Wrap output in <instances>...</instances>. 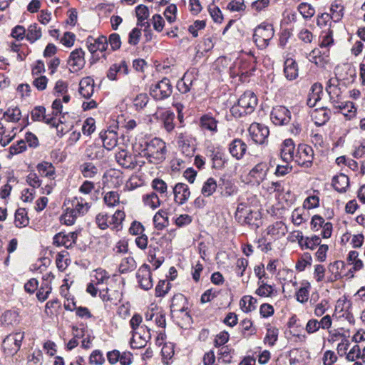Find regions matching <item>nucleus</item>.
I'll return each mask as SVG.
<instances>
[{"label":"nucleus","instance_id":"1","mask_svg":"<svg viewBox=\"0 0 365 365\" xmlns=\"http://www.w3.org/2000/svg\"><path fill=\"white\" fill-rule=\"evenodd\" d=\"M167 146L165 141L159 138H154L145 143L142 150V155L149 163L159 164L166 158Z\"/></svg>","mask_w":365,"mask_h":365},{"label":"nucleus","instance_id":"2","mask_svg":"<svg viewBox=\"0 0 365 365\" xmlns=\"http://www.w3.org/2000/svg\"><path fill=\"white\" fill-rule=\"evenodd\" d=\"M173 93V86L170 79L163 78L162 80L150 85L149 93L155 101H163L169 98Z\"/></svg>","mask_w":365,"mask_h":365},{"label":"nucleus","instance_id":"3","mask_svg":"<svg viewBox=\"0 0 365 365\" xmlns=\"http://www.w3.org/2000/svg\"><path fill=\"white\" fill-rule=\"evenodd\" d=\"M274 34V29L271 24H261L254 31L253 40L260 49L265 48Z\"/></svg>","mask_w":365,"mask_h":365},{"label":"nucleus","instance_id":"4","mask_svg":"<svg viewBox=\"0 0 365 365\" xmlns=\"http://www.w3.org/2000/svg\"><path fill=\"white\" fill-rule=\"evenodd\" d=\"M314 159V150L312 148L306 144L298 145L297 153L294 160L300 166L310 168Z\"/></svg>","mask_w":365,"mask_h":365},{"label":"nucleus","instance_id":"5","mask_svg":"<svg viewBox=\"0 0 365 365\" xmlns=\"http://www.w3.org/2000/svg\"><path fill=\"white\" fill-rule=\"evenodd\" d=\"M248 132L252 140L256 144L263 145L267 142L269 130L265 125L253 123L250 125Z\"/></svg>","mask_w":365,"mask_h":365},{"label":"nucleus","instance_id":"6","mask_svg":"<svg viewBox=\"0 0 365 365\" xmlns=\"http://www.w3.org/2000/svg\"><path fill=\"white\" fill-rule=\"evenodd\" d=\"M31 117L34 121H43L53 127H57L59 123H63L61 117L57 120L55 117L51 116L50 114L46 115V108L43 106L35 107L31 111Z\"/></svg>","mask_w":365,"mask_h":365},{"label":"nucleus","instance_id":"7","mask_svg":"<svg viewBox=\"0 0 365 365\" xmlns=\"http://www.w3.org/2000/svg\"><path fill=\"white\" fill-rule=\"evenodd\" d=\"M175 138L181 151L187 156L193 154L195 151L193 138L192 135L185 131H177Z\"/></svg>","mask_w":365,"mask_h":365},{"label":"nucleus","instance_id":"8","mask_svg":"<svg viewBox=\"0 0 365 365\" xmlns=\"http://www.w3.org/2000/svg\"><path fill=\"white\" fill-rule=\"evenodd\" d=\"M270 118L276 125H287L291 120V112L286 107L278 106L273 108Z\"/></svg>","mask_w":365,"mask_h":365},{"label":"nucleus","instance_id":"9","mask_svg":"<svg viewBox=\"0 0 365 365\" xmlns=\"http://www.w3.org/2000/svg\"><path fill=\"white\" fill-rule=\"evenodd\" d=\"M136 278L141 289L144 290L150 289L153 284L150 267L147 264H143L136 272Z\"/></svg>","mask_w":365,"mask_h":365},{"label":"nucleus","instance_id":"10","mask_svg":"<svg viewBox=\"0 0 365 365\" xmlns=\"http://www.w3.org/2000/svg\"><path fill=\"white\" fill-rule=\"evenodd\" d=\"M237 102L244 113L250 114L257 105V98L253 92L247 91L240 96Z\"/></svg>","mask_w":365,"mask_h":365},{"label":"nucleus","instance_id":"11","mask_svg":"<svg viewBox=\"0 0 365 365\" xmlns=\"http://www.w3.org/2000/svg\"><path fill=\"white\" fill-rule=\"evenodd\" d=\"M218 120L211 113L204 114L199 119V127L204 133H209L211 135L216 134Z\"/></svg>","mask_w":365,"mask_h":365},{"label":"nucleus","instance_id":"12","mask_svg":"<svg viewBox=\"0 0 365 365\" xmlns=\"http://www.w3.org/2000/svg\"><path fill=\"white\" fill-rule=\"evenodd\" d=\"M269 170V165L266 162H260L257 163L249 173V176L252 180L259 185L266 178Z\"/></svg>","mask_w":365,"mask_h":365},{"label":"nucleus","instance_id":"13","mask_svg":"<svg viewBox=\"0 0 365 365\" xmlns=\"http://www.w3.org/2000/svg\"><path fill=\"white\" fill-rule=\"evenodd\" d=\"M174 200L178 205L185 204L190 196V191L187 185L178 182L173 188Z\"/></svg>","mask_w":365,"mask_h":365},{"label":"nucleus","instance_id":"14","mask_svg":"<svg viewBox=\"0 0 365 365\" xmlns=\"http://www.w3.org/2000/svg\"><path fill=\"white\" fill-rule=\"evenodd\" d=\"M115 160L122 168L134 169L137 165L135 157L125 150H121L115 154Z\"/></svg>","mask_w":365,"mask_h":365},{"label":"nucleus","instance_id":"15","mask_svg":"<svg viewBox=\"0 0 365 365\" xmlns=\"http://www.w3.org/2000/svg\"><path fill=\"white\" fill-rule=\"evenodd\" d=\"M247 149V144L240 138H235L229 144L230 155L237 160L243 158Z\"/></svg>","mask_w":365,"mask_h":365},{"label":"nucleus","instance_id":"16","mask_svg":"<svg viewBox=\"0 0 365 365\" xmlns=\"http://www.w3.org/2000/svg\"><path fill=\"white\" fill-rule=\"evenodd\" d=\"M76 237V232H69L68 234L59 232L53 237V244L58 247H63L66 249H69L75 243Z\"/></svg>","mask_w":365,"mask_h":365},{"label":"nucleus","instance_id":"17","mask_svg":"<svg viewBox=\"0 0 365 365\" xmlns=\"http://www.w3.org/2000/svg\"><path fill=\"white\" fill-rule=\"evenodd\" d=\"M86 45L88 51L93 53L97 51H104L108 47V40L104 36H99L95 38L92 36H88L86 40Z\"/></svg>","mask_w":365,"mask_h":365},{"label":"nucleus","instance_id":"18","mask_svg":"<svg viewBox=\"0 0 365 365\" xmlns=\"http://www.w3.org/2000/svg\"><path fill=\"white\" fill-rule=\"evenodd\" d=\"M210 158L212 162V168L217 170L222 169L227 162V158L220 148H213L210 150Z\"/></svg>","mask_w":365,"mask_h":365},{"label":"nucleus","instance_id":"19","mask_svg":"<svg viewBox=\"0 0 365 365\" xmlns=\"http://www.w3.org/2000/svg\"><path fill=\"white\" fill-rule=\"evenodd\" d=\"M71 206H68L78 217L85 215L90 208V205L81 197H75L68 201Z\"/></svg>","mask_w":365,"mask_h":365},{"label":"nucleus","instance_id":"20","mask_svg":"<svg viewBox=\"0 0 365 365\" xmlns=\"http://www.w3.org/2000/svg\"><path fill=\"white\" fill-rule=\"evenodd\" d=\"M294 143L292 139L288 138L284 140L281 148V157L285 163L294 160Z\"/></svg>","mask_w":365,"mask_h":365},{"label":"nucleus","instance_id":"21","mask_svg":"<svg viewBox=\"0 0 365 365\" xmlns=\"http://www.w3.org/2000/svg\"><path fill=\"white\" fill-rule=\"evenodd\" d=\"M94 92V81L91 77H86L81 80L79 83L78 93L85 98H90Z\"/></svg>","mask_w":365,"mask_h":365},{"label":"nucleus","instance_id":"22","mask_svg":"<svg viewBox=\"0 0 365 365\" xmlns=\"http://www.w3.org/2000/svg\"><path fill=\"white\" fill-rule=\"evenodd\" d=\"M299 245L302 249L314 250L321 243V238L319 236L314 235L311 237H304L302 232H299L297 235Z\"/></svg>","mask_w":365,"mask_h":365},{"label":"nucleus","instance_id":"23","mask_svg":"<svg viewBox=\"0 0 365 365\" xmlns=\"http://www.w3.org/2000/svg\"><path fill=\"white\" fill-rule=\"evenodd\" d=\"M100 138H101L103 147L108 150H112L115 148L118 143L117 133L113 130H105L100 133Z\"/></svg>","mask_w":365,"mask_h":365},{"label":"nucleus","instance_id":"24","mask_svg":"<svg viewBox=\"0 0 365 365\" xmlns=\"http://www.w3.org/2000/svg\"><path fill=\"white\" fill-rule=\"evenodd\" d=\"M68 63L76 71L82 68L85 63L84 51L81 48L73 51L71 53Z\"/></svg>","mask_w":365,"mask_h":365},{"label":"nucleus","instance_id":"25","mask_svg":"<svg viewBox=\"0 0 365 365\" xmlns=\"http://www.w3.org/2000/svg\"><path fill=\"white\" fill-rule=\"evenodd\" d=\"M187 298L180 293L176 294L172 299L170 309L172 312H181L183 313L188 309L187 307Z\"/></svg>","mask_w":365,"mask_h":365},{"label":"nucleus","instance_id":"26","mask_svg":"<svg viewBox=\"0 0 365 365\" xmlns=\"http://www.w3.org/2000/svg\"><path fill=\"white\" fill-rule=\"evenodd\" d=\"M125 217L124 211L117 210L113 215H109L108 227L116 231L121 230L123 228V222Z\"/></svg>","mask_w":365,"mask_h":365},{"label":"nucleus","instance_id":"27","mask_svg":"<svg viewBox=\"0 0 365 365\" xmlns=\"http://www.w3.org/2000/svg\"><path fill=\"white\" fill-rule=\"evenodd\" d=\"M195 78L192 72H186L183 77L178 81L177 88L181 93H187L191 89Z\"/></svg>","mask_w":365,"mask_h":365},{"label":"nucleus","instance_id":"28","mask_svg":"<svg viewBox=\"0 0 365 365\" xmlns=\"http://www.w3.org/2000/svg\"><path fill=\"white\" fill-rule=\"evenodd\" d=\"M284 73L289 81H292L298 76V66L295 60L290 58L284 61Z\"/></svg>","mask_w":365,"mask_h":365},{"label":"nucleus","instance_id":"29","mask_svg":"<svg viewBox=\"0 0 365 365\" xmlns=\"http://www.w3.org/2000/svg\"><path fill=\"white\" fill-rule=\"evenodd\" d=\"M349 185V179L347 175L340 173L332 178V186L339 192H345Z\"/></svg>","mask_w":365,"mask_h":365},{"label":"nucleus","instance_id":"30","mask_svg":"<svg viewBox=\"0 0 365 365\" xmlns=\"http://www.w3.org/2000/svg\"><path fill=\"white\" fill-rule=\"evenodd\" d=\"M322 91V86L320 84L314 83L312 86L307 100V104L309 107H314L317 105V103L320 101V94Z\"/></svg>","mask_w":365,"mask_h":365},{"label":"nucleus","instance_id":"31","mask_svg":"<svg viewBox=\"0 0 365 365\" xmlns=\"http://www.w3.org/2000/svg\"><path fill=\"white\" fill-rule=\"evenodd\" d=\"M331 19L334 22H339L344 16V6L339 0L334 1L330 8Z\"/></svg>","mask_w":365,"mask_h":365},{"label":"nucleus","instance_id":"32","mask_svg":"<svg viewBox=\"0 0 365 365\" xmlns=\"http://www.w3.org/2000/svg\"><path fill=\"white\" fill-rule=\"evenodd\" d=\"M36 168H37L38 173L41 176L46 177L48 178H52V179L54 178L55 168L51 163L46 162V161L42 162L37 165Z\"/></svg>","mask_w":365,"mask_h":365},{"label":"nucleus","instance_id":"33","mask_svg":"<svg viewBox=\"0 0 365 365\" xmlns=\"http://www.w3.org/2000/svg\"><path fill=\"white\" fill-rule=\"evenodd\" d=\"M153 222L155 228L163 230L168 223V212L165 210H160L153 217Z\"/></svg>","mask_w":365,"mask_h":365},{"label":"nucleus","instance_id":"34","mask_svg":"<svg viewBox=\"0 0 365 365\" xmlns=\"http://www.w3.org/2000/svg\"><path fill=\"white\" fill-rule=\"evenodd\" d=\"M51 259L49 256L39 257L35 263L31 264L30 270L41 273L51 264Z\"/></svg>","mask_w":365,"mask_h":365},{"label":"nucleus","instance_id":"35","mask_svg":"<svg viewBox=\"0 0 365 365\" xmlns=\"http://www.w3.org/2000/svg\"><path fill=\"white\" fill-rule=\"evenodd\" d=\"M240 327L242 329V333L244 337H250L257 333V328L253 325L251 319H243L240 322Z\"/></svg>","mask_w":365,"mask_h":365},{"label":"nucleus","instance_id":"36","mask_svg":"<svg viewBox=\"0 0 365 365\" xmlns=\"http://www.w3.org/2000/svg\"><path fill=\"white\" fill-rule=\"evenodd\" d=\"M21 117V113L18 107H9L3 113V118L8 122H18Z\"/></svg>","mask_w":365,"mask_h":365},{"label":"nucleus","instance_id":"37","mask_svg":"<svg viewBox=\"0 0 365 365\" xmlns=\"http://www.w3.org/2000/svg\"><path fill=\"white\" fill-rule=\"evenodd\" d=\"M175 114L174 113L166 110L162 114V120L163 123V127L165 130L168 133L172 132L175 128L174 124Z\"/></svg>","mask_w":365,"mask_h":365},{"label":"nucleus","instance_id":"38","mask_svg":"<svg viewBox=\"0 0 365 365\" xmlns=\"http://www.w3.org/2000/svg\"><path fill=\"white\" fill-rule=\"evenodd\" d=\"M279 329L276 327H272L270 324L267 326V334L264 339V342L268 344L269 346H273L278 339Z\"/></svg>","mask_w":365,"mask_h":365},{"label":"nucleus","instance_id":"39","mask_svg":"<svg viewBox=\"0 0 365 365\" xmlns=\"http://www.w3.org/2000/svg\"><path fill=\"white\" fill-rule=\"evenodd\" d=\"M255 246L248 245V251H253L254 249H259L261 251H269L272 250L270 242L266 237H260L257 241L254 242Z\"/></svg>","mask_w":365,"mask_h":365},{"label":"nucleus","instance_id":"40","mask_svg":"<svg viewBox=\"0 0 365 365\" xmlns=\"http://www.w3.org/2000/svg\"><path fill=\"white\" fill-rule=\"evenodd\" d=\"M136 267L137 264L133 257H125L122 259L119 265V272L123 274L130 272L134 270Z\"/></svg>","mask_w":365,"mask_h":365},{"label":"nucleus","instance_id":"41","mask_svg":"<svg viewBox=\"0 0 365 365\" xmlns=\"http://www.w3.org/2000/svg\"><path fill=\"white\" fill-rule=\"evenodd\" d=\"M14 222L19 227H26L29 224V220L25 208H19L16 211Z\"/></svg>","mask_w":365,"mask_h":365},{"label":"nucleus","instance_id":"42","mask_svg":"<svg viewBox=\"0 0 365 365\" xmlns=\"http://www.w3.org/2000/svg\"><path fill=\"white\" fill-rule=\"evenodd\" d=\"M41 29L38 27L37 24L34 23L31 24L27 30L26 39L31 42L34 43L41 37Z\"/></svg>","mask_w":365,"mask_h":365},{"label":"nucleus","instance_id":"43","mask_svg":"<svg viewBox=\"0 0 365 365\" xmlns=\"http://www.w3.org/2000/svg\"><path fill=\"white\" fill-rule=\"evenodd\" d=\"M217 182L213 178H209L202 185L201 192L204 197L211 196L216 190Z\"/></svg>","mask_w":365,"mask_h":365},{"label":"nucleus","instance_id":"44","mask_svg":"<svg viewBox=\"0 0 365 365\" xmlns=\"http://www.w3.org/2000/svg\"><path fill=\"white\" fill-rule=\"evenodd\" d=\"M80 170L84 178H92L98 172V169L92 163H84L80 166Z\"/></svg>","mask_w":365,"mask_h":365},{"label":"nucleus","instance_id":"45","mask_svg":"<svg viewBox=\"0 0 365 365\" xmlns=\"http://www.w3.org/2000/svg\"><path fill=\"white\" fill-rule=\"evenodd\" d=\"M346 264L344 261L337 260L334 262L333 263H330L328 269L332 274L342 277L344 270L346 267Z\"/></svg>","mask_w":365,"mask_h":365},{"label":"nucleus","instance_id":"46","mask_svg":"<svg viewBox=\"0 0 365 365\" xmlns=\"http://www.w3.org/2000/svg\"><path fill=\"white\" fill-rule=\"evenodd\" d=\"M257 300L251 296H244L240 301L241 309L246 313L255 309V304Z\"/></svg>","mask_w":365,"mask_h":365},{"label":"nucleus","instance_id":"47","mask_svg":"<svg viewBox=\"0 0 365 365\" xmlns=\"http://www.w3.org/2000/svg\"><path fill=\"white\" fill-rule=\"evenodd\" d=\"M103 201L108 207H113L120 203V195L115 191H109L105 194Z\"/></svg>","mask_w":365,"mask_h":365},{"label":"nucleus","instance_id":"48","mask_svg":"<svg viewBox=\"0 0 365 365\" xmlns=\"http://www.w3.org/2000/svg\"><path fill=\"white\" fill-rule=\"evenodd\" d=\"M171 288V284L165 279L158 282L155 287V297H163L169 292Z\"/></svg>","mask_w":365,"mask_h":365},{"label":"nucleus","instance_id":"49","mask_svg":"<svg viewBox=\"0 0 365 365\" xmlns=\"http://www.w3.org/2000/svg\"><path fill=\"white\" fill-rule=\"evenodd\" d=\"M136 17L138 19V24L143 26V21L147 19L149 16V10L147 6L140 4L135 8Z\"/></svg>","mask_w":365,"mask_h":365},{"label":"nucleus","instance_id":"50","mask_svg":"<svg viewBox=\"0 0 365 365\" xmlns=\"http://www.w3.org/2000/svg\"><path fill=\"white\" fill-rule=\"evenodd\" d=\"M152 187L155 192L160 194L161 197H166L168 195V185L163 180L155 178L152 181Z\"/></svg>","mask_w":365,"mask_h":365},{"label":"nucleus","instance_id":"51","mask_svg":"<svg viewBox=\"0 0 365 365\" xmlns=\"http://www.w3.org/2000/svg\"><path fill=\"white\" fill-rule=\"evenodd\" d=\"M144 203L151 207L155 209L160 205V200L158 195L153 192L143 196Z\"/></svg>","mask_w":365,"mask_h":365},{"label":"nucleus","instance_id":"52","mask_svg":"<svg viewBox=\"0 0 365 365\" xmlns=\"http://www.w3.org/2000/svg\"><path fill=\"white\" fill-rule=\"evenodd\" d=\"M359 252H349L347 257L348 264L353 265L352 269L354 271H359L363 268V262L361 259L358 258Z\"/></svg>","mask_w":365,"mask_h":365},{"label":"nucleus","instance_id":"53","mask_svg":"<svg viewBox=\"0 0 365 365\" xmlns=\"http://www.w3.org/2000/svg\"><path fill=\"white\" fill-rule=\"evenodd\" d=\"M312 259L309 252H304L296 263V269L298 272H302L305 269L307 266L312 264Z\"/></svg>","mask_w":365,"mask_h":365},{"label":"nucleus","instance_id":"54","mask_svg":"<svg viewBox=\"0 0 365 365\" xmlns=\"http://www.w3.org/2000/svg\"><path fill=\"white\" fill-rule=\"evenodd\" d=\"M52 290L51 285L47 282H42L36 293V297L41 302H44L48 297Z\"/></svg>","mask_w":365,"mask_h":365},{"label":"nucleus","instance_id":"55","mask_svg":"<svg viewBox=\"0 0 365 365\" xmlns=\"http://www.w3.org/2000/svg\"><path fill=\"white\" fill-rule=\"evenodd\" d=\"M259 287L256 290L255 293L260 297H269L272 294L274 289V287L267 284L264 281H259Z\"/></svg>","mask_w":365,"mask_h":365},{"label":"nucleus","instance_id":"56","mask_svg":"<svg viewBox=\"0 0 365 365\" xmlns=\"http://www.w3.org/2000/svg\"><path fill=\"white\" fill-rule=\"evenodd\" d=\"M298 11L304 19H309L315 14L314 8L311 4L305 2L301 3L298 6Z\"/></svg>","mask_w":365,"mask_h":365},{"label":"nucleus","instance_id":"57","mask_svg":"<svg viewBox=\"0 0 365 365\" xmlns=\"http://www.w3.org/2000/svg\"><path fill=\"white\" fill-rule=\"evenodd\" d=\"M77 217L76 214L68 207L61 217V222L66 225H72L76 222Z\"/></svg>","mask_w":365,"mask_h":365},{"label":"nucleus","instance_id":"58","mask_svg":"<svg viewBox=\"0 0 365 365\" xmlns=\"http://www.w3.org/2000/svg\"><path fill=\"white\" fill-rule=\"evenodd\" d=\"M24 334L21 332H16L12 335L7 336L4 340V343L11 341L15 345L16 351L19 350L21 346V342L24 339Z\"/></svg>","mask_w":365,"mask_h":365},{"label":"nucleus","instance_id":"59","mask_svg":"<svg viewBox=\"0 0 365 365\" xmlns=\"http://www.w3.org/2000/svg\"><path fill=\"white\" fill-rule=\"evenodd\" d=\"M252 210L245 204L241 203L238 205L236 210V217L239 220L243 219L244 222L249 218V215H251Z\"/></svg>","mask_w":365,"mask_h":365},{"label":"nucleus","instance_id":"60","mask_svg":"<svg viewBox=\"0 0 365 365\" xmlns=\"http://www.w3.org/2000/svg\"><path fill=\"white\" fill-rule=\"evenodd\" d=\"M89 363L95 365H103L105 363V358L102 351L98 349L93 351L89 356Z\"/></svg>","mask_w":365,"mask_h":365},{"label":"nucleus","instance_id":"61","mask_svg":"<svg viewBox=\"0 0 365 365\" xmlns=\"http://www.w3.org/2000/svg\"><path fill=\"white\" fill-rule=\"evenodd\" d=\"M149 98L146 93H140L133 99V105L136 110H141L146 106Z\"/></svg>","mask_w":365,"mask_h":365},{"label":"nucleus","instance_id":"62","mask_svg":"<svg viewBox=\"0 0 365 365\" xmlns=\"http://www.w3.org/2000/svg\"><path fill=\"white\" fill-rule=\"evenodd\" d=\"M345 108L341 110V113L347 120H351L356 116V108L352 102L344 103Z\"/></svg>","mask_w":365,"mask_h":365},{"label":"nucleus","instance_id":"63","mask_svg":"<svg viewBox=\"0 0 365 365\" xmlns=\"http://www.w3.org/2000/svg\"><path fill=\"white\" fill-rule=\"evenodd\" d=\"M96 122L94 118H88L83 123L82 132L83 135H91L96 130Z\"/></svg>","mask_w":365,"mask_h":365},{"label":"nucleus","instance_id":"64","mask_svg":"<svg viewBox=\"0 0 365 365\" xmlns=\"http://www.w3.org/2000/svg\"><path fill=\"white\" fill-rule=\"evenodd\" d=\"M87 153L90 158L100 160L104 157L105 151L101 147L93 146L87 150Z\"/></svg>","mask_w":365,"mask_h":365}]
</instances>
